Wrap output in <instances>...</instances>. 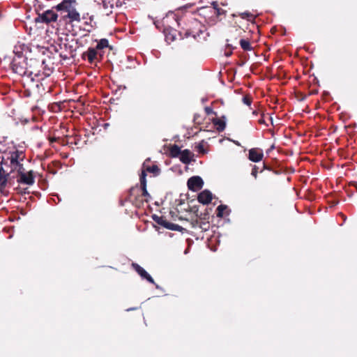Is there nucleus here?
<instances>
[{
    "instance_id": "f257e3e1",
    "label": "nucleus",
    "mask_w": 357,
    "mask_h": 357,
    "mask_svg": "<svg viewBox=\"0 0 357 357\" xmlns=\"http://www.w3.org/2000/svg\"><path fill=\"white\" fill-rule=\"evenodd\" d=\"M206 31V29L204 24L197 19L192 18L188 21L185 27L181 28L178 31V35L181 40L192 37L195 40L200 41L206 38L203 36Z\"/></svg>"
},
{
    "instance_id": "f03ea898",
    "label": "nucleus",
    "mask_w": 357,
    "mask_h": 357,
    "mask_svg": "<svg viewBox=\"0 0 357 357\" xmlns=\"http://www.w3.org/2000/svg\"><path fill=\"white\" fill-rule=\"evenodd\" d=\"M15 56L10 63L13 71L21 76L28 73H32V71L28 70L27 58L24 57L22 52L14 50Z\"/></svg>"
},
{
    "instance_id": "7ed1b4c3",
    "label": "nucleus",
    "mask_w": 357,
    "mask_h": 357,
    "mask_svg": "<svg viewBox=\"0 0 357 357\" xmlns=\"http://www.w3.org/2000/svg\"><path fill=\"white\" fill-rule=\"evenodd\" d=\"M81 58L83 61H86L91 66L99 68L100 65L104 60V56L101 53L96 51L93 47H90L84 52Z\"/></svg>"
},
{
    "instance_id": "20e7f679",
    "label": "nucleus",
    "mask_w": 357,
    "mask_h": 357,
    "mask_svg": "<svg viewBox=\"0 0 357 357\" xmlns=\"http://www.w3.org/2000/svg\"><path fill=\"white\" fill-rule=\"evenodd\" d=\"M24 155L22 151L16 150L10 152V161L11 172H13L16 171L19 173L22 171H25L23 164L21 163V162L24 160Z\"/></svg>"
},
{
    "instance_id": "39448f33",
    "label": "nucleus",
    "mask_w": 357,
    "mask_h": 357,
    "mask_svg": "<svg viewBox=\"0 0 357 357\" xmlns=\"http://www.w3.org/2000/svg\"><path fill=\"white\" fill-rule=\"evenodd\" d=\"M211 5L212 8H210V12L212 15L210 17V22L212 24H215L225 18L227 10L220 8L217 1H213Z\"/></svg>"
},
{
    "instance_id": "423d86ee",
    "label": "nucleus",
    "mask_w": 357,
    "mask_h": 357,
    "mask_svg": "<svg viewBox=\"0 0 357 357\" xmlns=\"http://www.w3.org/2000/svg\"><path fill=\"white\" fill-rule=\"evenodd\" d=\"M182 20V17H179L175 13L169 12L162 21L155 20L153 23L155 27L160 30L162 26H167L169 22H170V20H174L177 25L180 26Z\"/></svg>"
},
{
    "instance_id": "0eeeda50",
    "label": "nucleus",
    "mask_w": 357,
    "mask_h": 357,
    "mask_svg": "<svg viewBox=\"0 0 357 357\" xmlns=\"http://www.w3.org/2000/svg\"><path fill=\"white\" fill-rule=\"evenodd\" d=\"M152 219L158 225H161L165 229L172 230V231H182L183 230H185L184 228H183L181 226L174 224L172 222H168L162 216H158L155 214H153L152 215Z\"/></svg>"
},
{
    "instance_id": "6e6552de",
    "label": "nucleus",
    "mask_w": 357,
    "mask_h": 357,
    "mask_svg": "<svg viewBox=\"0 0 357 357\" xmlns=\"http://www.w3.org/2000/svg\"><path fill=\"white\" fill-rule=\"evenodd\" d=\"M53 9L52 8V9L47 10L43 13H38V17L35 19V22L45 24L56 22L58 18V15Z\"/></svg>"
},
{
    "instance_id": "1a4fd4ad",
    "label": "nucleus",
    "mask_w": 357,
    "mask_h": 357,
    "mask_svg": "<svg viewBox=\"0 0 357 357\" xmlns=\"http://www.w3.org/2000/svg\"><path fill=\"white\" fill-rule=\"evenodd\" d=\"M62 46L63 47L66 53H61L60 56L63 60H66L70 58L74 59L75 57L77 47H74L73 44H71L68 39H66L65 42L60 45L61 48H62Z\"/></svg>"
},
{
    "instance_id": "9d476101",
    "label": "nucleus",
    "mask_w": 357,
    "mask_h": 357,
    "mask_svg": "<svg viewBox=\"0 0 357 357\" xmlns=\"http://www.w3.org/2000/svg\"><path fill=\"white\" fill-rule=\"evenodd\" d=\"M17 181L19 183L32 185L35 183L33 172L31 170L26 173L25 171H22L21 172L17 173Z\"/></svg>"
},
{
    "instance_id": "9b49d317",
    "label": "nucleus",
    "mask_w": 357,
    "mask_h": 357,
    "mask_svg": "<svg viewBox=\"0 0 357 357\" xmlns=\"http://www.w3.org/2000/svg\"><path fill=\"white\" fill-rule=\"evenodd\" d=\"M11 173L13 172H7L3 167H0V191L3 195L6 194L5 188L7 184H10Z\"/></svg>"
},
{
    "instance_id": "f8f14e48",
    "label": "nucleus",
    "mask_w": 357,
    "mask_h": 357,
    "mask_svg": "<svg viewBox=\"0 0 357 357\" xmlns=\"http://www.w3.org/2000/svg\"><path fill=\"white\" fill-rule=\"evenodd\" d=\"M187 185L189 190L196 192L202 188L204 181L199 176H193L188 180Z\"/></svg>"
},
{
    "instance_id": "ddd939ff",
    "label": "nucleus",
    "mask_w": 357,
    "mask_h": 357,
    "mask_svg": "<svg viewBox=\"0 0 357 357\" xmlns=\"http://www.w3.org/2000/svg\"><path fill=\"white\" fill-rule=\"evenodd\" d=\"M76 0H63L60 3L53 7L57 11L61 12V15L63 13H66V14L73 8V5L76 4Z\"/></svg>"
},
{
    "instance_id": "4468645a",
    "label": "nucleus",
    "mask_w": 357,
    "mask_h": 357,
    "mask_svg": "<svg viewBox=\"0 0 357 357\" xmlns=\"http://www.w3.org/2000/svg\"><path fill=\"white\" fill-rule=\"evenodd\" d=\"M97 41V45L93 48L99 53L102 54V56L105 57L106 50L108 49L109 52L112 50V46L109 45V40L107 38H102Z\"/></svg>"
},
{
    "instance_id": "2eb2a0df",
    "label": "nucleus",
    "mask_w": 357,
    "mask_h": 357,
    "mask_svg": "<svg viewBox=\"0 0 357 357\" xmlns=\"http://www.w3.org/2000/svg\"><path fill=\"white\" fill-rule=\"evenodd\" d=\"M132 266L143 280H146L151 284H155L153 278L142 266L136 263H132Z\"/></svg>"
},
{
    "instance_id": "dca6fc26",
    "label": "nucleus",
    "mask_w": 357,
    "mask_h": 357,
    "mask_svg": "<svg viewBox=\"0 0 357 357\" xmlns=\"http://www.w3.org/2000/svg\"><path fill=\"white\" fill-rule=\"evenodd\" d=\"M162 32L165 35V40L168 43L174 42L176 38L177 31L170 26L169 24L164 27Z\"/></svg>"
},
{
    "instance_id": "f3484780",
    "label": "nucleus",
    "mask_w": 357,
    "mask_h": 357,
    "mask_svg": "<svg viewBox=\"0 0 357 357\" xmlns=\"http://www.w3.org/2000/svg\"><path fill=\"white\" fill-rule=\"evenodd\" d=\"M146 173L145 170H142L139 176V181L141 184V189L142 191V195L146 197L145 201L149 202V199L151 197L146 190Z\"/></svg>"
},
{
    "instance_id": "a211bd4d",
    "label": "nucleus",
    "mask_w": 357,
    "mask_h": 357,
    "mask_svg": "<svg viewBox=\"0 0 357 357\" xmlns=\"http://www.w3.org/2000/svg\"><path fill=\"white\" fill-rule=\"evenodd\" d=\"M213 199V194L208 190L202 191L197 197V200L202 204H208Z\"/></svg>"
},
{
    "instance_id": "6ab92c4d",
    "label": "nucleus",
    "mask_w": 357,
    "mask_h": 357,
    "mask_svg": "<svg viewBox=\"0 0 357 357\" xmlns=\"http://www.w3.org/2000/svg\"><path fill=\"white\" fill-rule=\"evenodd\" d=\"M61 18H63V20L69 19L70 22L73 21L80 22L81 20L79 13L76 10L75 7H73V8L67 14L62 15Z\"/></svg>"
},
{
    "instance_id": "aec40b11",
    "label": "nucleus",
    "mask_w": 357,
    "mask_h": 357,
    "mask_svg": "<svg viewBox=\"0 0 357 357\" xmlns=\"http://www.w3.org/2000/svg\"><path fill=\"white\" fill-rule=\"evenodd\" d=\"M139 188L138 185L137 184L135 186L132 187L128 192V195L126 198V202H130L134 204V202L136 201L139 197Z\"/></svg>"
},
{
    "instance_id": "412c9836",
    "label": "nucleus",
    "mask_w": 357,
    "mask_h": 357,
    "mask_svg": "<svg viewBox=\"0 0 357 357\" xmlns=\"http://www.w3.org/2000/svg\"><path fill=\"white\" fill-rule=\"evenodd\" d=\"M264 154L262 151L258 152L255 149H251L249 150L248 158L250 160L254 162H258L262 160Z\"/></svg>"
},
{
    "instance_id": "4be33fe9",
    "label": "nucleus",
    "mask_w": 357,
    "mask_h": 357,
    "mask_svg": "<svg viewBox=\"0 0 357 357\" xmlns=\"http://www.w3.org/2000/svg\"><path fill=\"white\" fill-rule=\"evenodd\" d=\"M179 156H180V158H179L180 160L183 164L188 165L192 161L191 158L193 156V154L190 150L185 149V150L181 151V153L180 154Z\"/></svg>"
},
{
    "instance_id": "5701e85b",
    "label": "nucleus",
    "mask_w": 357,
    "mask_h": 357,
    "mask_svg": "<svg viewBox=\"0 0 357 357\" xmlns=\"http://www.w3.org/2000/svg\"><path fill=\"white\" fill-rule=\"evenodd\" d=\"M233 17L240 16L242 19H245L248 21H253L255 18V15L250 13L249 11H245L243 13H233L231 15Z\"/></svg>"
},
{
    "instance_id": "b1692460",
    "label": "nucleus",
    "mask_w": 357,
    "mask_h": 357,
    "mask_svg": "<svg viewBox=\"0 0 357 357\" xmlns=\"http://www.w3.org/2000/svg\"><path fill=\"white\" fill-rule=\"evenodd\" d=\"M213 123L216 126L218 132H222L226 127V122L220 119L215 118L212 120Z\"/></svg>"
},
{
    "instance_id": "393cba45",
    "label": "nucleus",
    "mask_w": 357,
    "mask_h": 357,
    "mask_svg": "<svg viewBox=\"0 0 357 357\" xmlns=\"http://www.w3.org/2000/svg\"><path fill=\"white\" fill-rule=\"evenodd\" d=\"M169 153H170V155L172 158H177L181 153V150L180 147L178 145L174 144L170 148Z\"/></svg>"
},
{
    "instance_id": "a878e982",
    "label": "nucleus",
    "mask_w": 357,
    "mask_h": 357,
    "mask_svg": "<svg viewBox=\"0 0 357 357\" xmlns=\"http://www.w3.org/2000/svg\"><path fill=\"white\" fill-rule=\"evenodd\" d=\"M291 96L294 97L298 101H303L307 97L306 95H304L301 93V91H291Z\"/></svg>"
},
{
    "instance_id": "bb28decb",
    "label": "nucleus",
    "mask_w": 357,
    "mask_h": 357,
    "mask_svg": "<svg viewBox=\"0 0 357 357\" xmlns=\"http://www.w3.org/2000/svg\"><path fill=\"white\" fill-rule=\"evenodd\" d=\"M239 43L241 48L245 51H250L252 50V47L248 40L241 39Z\"/></svg>"
},
{
    "instance_id": "cd10ccee",
    "label": "nucleus",
    "mask_w": 357,
    "mask_h": 357,
    "mask_svg": "<svg viewBox=\"0 0 357 357\" xmlns=\"http://www.w3.org/2000/svg\"><path fill=\"white\" fill-rule=\"evenodd\" d=\"M117 1L119 0H103L102 6L105 9L112 8L114 5L117 6Z\"/></svg>"
},
{
    "instance_id": "c85d7f7f",
    "label": "nucleus",
    "mask_w": 357,
    "mask_h": 357,
    "mask_svg": "<svg viewBox=\"0 0 357 357\" xmlns=\"http://www.w3.org/2000/svg\"><path fill=\"white\" fill-rule=\"evenodd\" d=\"M93 20H94V16L91 15L89 17V22H85V24L89 26L91 28V29H85L86 31L90 32L92 29H95L97 27L96 22L93 23Z\"/></svg>"
},
{
    "instance_id": "c756f323",
    "label": "nucleus",
    "mask_w": 357,
    "mask_h": 357,
    "mask_svg": "<svg viewBox=\"0 0 357 357\" xmlns=\"http://www.w3.org/2000/svg\"><path fill=\"white\" fill-rule=\"evenodd\" d=\"M242 102L245 105H248L250 109H252V108L251 107V105L252 102V98L250 95H249V94L245 95L242 98Z\"/></svg>"
},
{
    "instance_id": "7c9ffc66",
    "label": "nucleus",
    "mask_w": 357,
    "mask_h": 357,
    "mask_svg": "<svg viewBox=\"0 0 357 357\" xmlns=\"http://www.w3.org/2000/svg\"><path fill=\"white\" fill-rule=\"evenodd\" d=\"M227 209V205L220 204L217 207L216 211H217V216L218 218H222L224 215V211Z\"/></svg>"
},
{
    "instance_id": "2f4dec72",
    "label": "nucleus",
    "mask_w": 357,
    "mask_h": 357,
    "mask_svg": "<svg viewBox=\"0 0 357 357\" xmlns=\"http://www.w3.org/2000/svg\"><path fill=\"white\" fill-rule=\"evenodd\" d=\"M146 171L149 172L154 174L155 176L159 175V174L160 172V168L157 165H153L152 166L148 167L146 168Z\"/></svg>"
},
{
    "instance_id": "473e14b6",
    "label": "nucleus",
    "mask_w": 357,
    "mask_h": 357,
    "mask_svg": "<svg viewBox=\"0 0 357 357\" xmlns=\"http://www.w3.org/2000/svg\"><path fill=\"white\" fill-rule=\"evenodd\" d=\"M205 142L204 140H202L197 146H196V149L197 150V151L200 153H202V154H204L206 153V150L204 149V144Z\"/></svg>"
},
{
    "instance_id": "72a5a7b5",
    "label": "nucleus",
    "mask_w": 357,
    "mask_h": 357,
    "mask_svg": "<svg viewBox=\"0 0 357 357\" xmlns=\"http://www.w3.org/2000/svg\"><path fill=\"white\" fill-rule=\"evenodd\" d=\"M227 48H229V50H225V55L227 56V57H229L230 56L231 54H232V50H234L235 47H234L231 45L230 44H227Z\"/></svg>"
},
{
    "instance_id": "f704fd0d",
    "label": "nucleus",
    "mask_w": 357,
    "mask_h": 357,
    "mask_svg": "<svg viewBox=\"0 0 357 357\" xmlns=\"http://www.w3.org/2000/svg\"><path fill=\"white\" fill-rule=\"evenodd\" d=\"M322 98L324 99L325 101H329L331 99V95L328 91H323Z\"/></svg>"
},
{
    "instance_id": "c9c22d12",
    "label": "nucleus",
    "mask_w": 357,
    "mask_h": 357,
    "mask_svg": "<svg viewBox=\"0 0 357 357\" xmlns=\"http://www.w3.org/2000/svg\"><path fill=\"white\" fill-rule=\"evenodd\" d=\"M193 121L195 123L200 124L202 123L201 116L199 114L194 115Z\"/></svg>"
},
{
    "instance_id": "e433bc0d",
    "label": "nucleus",
    "mask_w": 357,
    "mask_h": 357,
    "mask_svg": "<svg viewBox=\"0 0 357 357\" xmlns=\"http://www.w3.org/2000/svg\"><path fill=\"white\" fill-rule=\"evenodd\" d=\"M257 173H258V167L256 165H254L252 169L251 174L255 178L257 177Z\"/></svg>"
},
{
    "instance_id": "4c0bfd02",
    "label": "nucleus",
    "mask_w": 357,
    "mask_h": 357,
    "mask_svg": "<svg viewBox=\"0 0 357 357\" xmlns=\"http://www.w3.org/2000/svg\"><path fill=\"white\" fill-rule=\"evenodd\" d=\"M204 110H205L206 114H208V115H210L211 114H215L211 107H206L204 108Z\"/></svg>"
},
{
    "instance_id": "58836bf2",
    "label": "nucleus",
    "mask_w": 357,
    "mask_h": 357,
    "mask_svg": "<svg viewBox=\"0 0 357 357\" xmlns=\"http://www.w3.org/2000/svg\"><path fill=\"white\" fill-rule=\"evenodd\" d=\"M259 124H265V120L264 119V114H261V117L258 120Z\"/></svg>"
},
{
    "instance_id": "ea45409f",
    "label": "nucleus",
    "mask_w": 357,
    "mask_h": 357,
    "mask_svg": "<svg viewBox=\"0 0 357 357\" xmlns=\"http://www.w3.org/2000/svg\"><path fill=\"white\" fill-rule=\"evenodd\" d=\"M191 211H192L193 213H197L198 212V206H193V207L191 208Z\"/></svg>"
},
{
    "instance_id": "a19ab883",
    "label": "nucleus",
    "mask_w": 357,
    "mask_h": 357,
    "mask_svg": "<svg viewBox=\"0 0 357 357\" xmlns=\"http://www.w3.org/2000/svg\"><path fill=\"white\" fill-rule=\"evenodd\" d=\"M264 169H267V170H269V171H272V169L269 167H267L265 164H264V167H263V170Z\"/></svg>"
},
{
    "instance_id": "79ce46f5",
    "label": "nucleus",
    "mask_w": 357,
    "mask_h": 357,
    "mask_svg": "<svg viewBox=\"0 0 357 357\" xmlns=\"http://www.w3.org/2000/svg\"><path fill=\"white\" fill-rule=\"evenodd\" d=\"M41 64H42V65H45L44 68H45V69H46L47 65L45 64V59H43V60L41 61Z\"/></svg>"
},
{
    "instance_id": "37998d69",
    "label": "nucleus",
    "mask_w": 357,
    "mask_h": 357,
    "mask_svg": "<svg viewBox=\"0 0 357 357\" xmlns=\"http://www.w3.org/2000/svg\"><path fill=\"white\" fill-rule=\"evenodd\" d=\"M252 114L255 115V116H257L258 114V112L256 109H254L252 111Z\"/></svg>"
},
{
    "instance_id": "c03bdc74",
    "label": "nucleus",
    "mask_w": 357,
    "mask_h": 357,
    "mask_svg": "<svg viewBox=\"0 0 357 357\" xmlns=\"http://www.w3.org/2000/svg\"><path fill=\"white\" fill-rule=\"evenodd\" d=\"M318 91L317 90H314V91H312V93H310L309 95H312V94H315V93H317Z\"/></svg>"
},
{
    "instance_id": "a18cd8bd",
    "label": "nucleus",
    "mask_w": 357,
    "mask_h": 357,
    "mask_svg": "<svg viewBox=\"0 0 357 357\" xmlns=\"http://www.w3.org/2000/svg\"><path fill=\"white\" fill-rule=\"evenodd\" d=\"M274 149V145H273L268 151L267 153L270 152L271 150Z\"/></svg>"
},
{
    "instance_id": "49530a36",
    "label": "nucleus",
    "mask_w": 357,
    "mask_h": 357,
    "mask_svg": "<svg viewBox=\"0 0 357 357\" xmlns=\"http://www.w3.org/2000/svg\"><path fill=\"white\" fill-rule=\"evenodd\" d=\"M234 143L237 145V146H240V143L238 142V141H234Z\"/></svg>"
},
{
    "instance_id": "de8ad7c7",
    "label": "nucleus",
    "mask_w": 357,
    "mask_h": 357,
    "mask_svg": "<svg viewBox=\"0 0 357 357\" xmlns=\"http://www.w3.org/2000/svg\"><path fill=\"white\" fill-rule=\"evenodd\" d=\"M24 91L26 93V96H30L29 91Z\"/></svg>"
},
{
    "instance_id": "09e8293b",
    "label": "nucleus",
    "mask_w": 357,
    "mask_h": 357,
    "mask_svg": "<svg viewBox=\"0 0 357 357\" xmlns=\"http://www.w3.org/2000/svg\"><path fill=\"white\" fill-rule=\"evenodd\" d=\"M272 171H273V172L274 174H280V172H279L278 171L273 170V169H272Z\"/></svg>"
},
{
    "instance_id": "8fccbe9b",
    "label": "nucleus",
    "mask_w": 357,
    "mask_h": 357,
    "mask_svg": "<svg viewBox=\"0 0 357 357\" xmlns=\"http://www.w3.org/2000/svg\"><path fill=\"white\" fill-rule=\"evenodd\" d=\"M137 307H132V308H129L127 310V311H130V310H136Z\"/></svg>"
},
{
    "instance_id": "3c124183",
    "label": "nucleus",
    "mask_w": 357,
    "mask_h": 357,
    "mask_svg": "<svg viewBox=\"0 0 357 357\" xmlns=\"http://www.w3.org/2000/svg\"><path fill=\"white\" fill-rule=\"evenodd\" d=\"M354 185L356 188L357 192V182H354Z\"/></svg>"
},
{
    "instance_id": "603ef678",
    "label": "nucleus",
    "mask_w": 357,
    "mask_h": 357,
    "mask_svg": "<svg viewBox=\"0 0 357 357\" xmlns=\"http://www.w3.org/2000/svg\"><path fill=\"white\" fill-rule=\"evenodd\" d=\"M341 215L343 217V220H344V221L345 222V220H346V219H347L346 216H345V215H343V214H342V213H341Z\"/></svg>"
},
{
    "instance_id": "864d4df0",
    "label": "nucleus",
    "mask_w": 357,
    "mask_h": 357,
    "mask_svg": "<svg viewBox=\"0 0 357 357\" xmlns=\"http://www.w3.org/2000/svg\"><path fill=\"white\" fill-rule=\"evenodd\" d=\"M154 284H155L156 289H160V287L158 284H157L155 283Z\"/></svg>"
},
{
    "instance_id": "5fc2aeb1",
    "label": "nucleus",
    "mask_w": 357,
    "mask_h": 357,
    "mask_svg": "<svg viewBox=\"0 0 357 357\" xmlns=\"http://www.w3.org/2000/svg\"><path fill=\"white\" fill-rule=\"evenodd\" d=\"M32 62L38 63L36 60H32V59H31V63H32Z\"/></svg>"
},
{
    "instance_id": "6e6d98bb",
    "label": "nucleus",
    "mask_w": 357,
    "mask_h": 357,
    "mask_svg": "<svg viewBox=\"0 0 357 357\" xmlns=\"http://www.w3.org/2000/svg\"><path fill=\"white\" fill-rule=\"evenodd\" d=\"M205 101H206V98H202V102L204 103Z\"/></svg>"
},
{
    "instance_id": "4d7b16f0",
    "label": "nucleus",
    "mask_w": 357,
    "mask_h": 357,
    "mask_svg": "<svg viewBox=\"0 0 357 357\" xmlns=\"http://www.w3.org/2000/svg\"><path fill=\"white\" fill-rule=\"evenodd\" d=\"M121 206H123L124 205V202L123 201L121 202Z\"/></svg>"
},
{
    "instance_id": "13d9d810",
    "label": "nucleus",
    "mask_w": 357,
    "mask_h": 357,
    "mask_svg": "<svg viewBox=\"0 0 357 357\" xmlns=\"http://www.w3.org/2000/svg\"><path fill=\"white\" fill-rule=\"evenodd\" d=\"M56 197H57V199H59V202L61 199H60V198L59 197V195H56Z\"/></svg>"
},
{
    "instance_id": "bf43d9fd",
    "label": "nucleus",
    "mask_w": 357,
    "mask_h": 357,
    "mask_svg": "<svg viewBox=\"0 0 357 357\" xmlns=\"http://www.w3.org/2000/svg\"><path fill=\"white\" fill-rule=\"evenodd\" d=\"M86 15L83 16V19H86Z\"/></svg>"
},
{
    "instance_id": "052dcab7",
    "label": "nucleus",
    "mask_w": 357,
    "mask_h": 357,
    "mask_svg": "<svg viewBox=\"0 0 357 357\" xmlns=\"http://www.w3.org/2000/svg\"><path fill=\"white\" fill-rule=\"evenodd\" d=\"M86 15L83 16V19H86Z\"/></svg>"
},
{
    "instance_id": "680f3d73",
    "label": "nucleus",
    "mask_w": 357,
    "mask_h": 357,
    "mask_svg": "<svg viewBox=\"0 0 357 357\" xmlns=\"http://www.w3.org/2000/svg\"><path fill=\"white\" fill-rule=\"evenodd\" d=\"M78 43V40H75V44H77Z\"/></svg>"
},
{
    "instance_id": "e2e57ef3",
    "label": "nucleus",
    "mask_w": 357,
    "mask_h": 357,
    "mask_svg": "<svg viewBox=\"0 0 357 357\" xmlns=\"http://www.w3.org/2000/svg\"><path fill=\"white\" fill-rule=\"evenodd\" d=\"M119 2L117 1V6H116L117 7L119 6Z\"/></svg>"
}]
</instances>
